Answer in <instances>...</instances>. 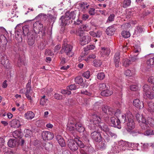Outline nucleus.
<instances>
[{
  "instance_id": "obj_1",
  "label": "nucleus",
  "mask_w": 154,
  "mask_h": 154,
  "mask_svg": "<svg viewBox=\"0 0 154 154\" xmlns=\"http://www.w3.org/2000/svg\"><path fill=\"white\" fill-rule=\"evenodd\" d=\"M76 13L75 11H68L66 12L64 16H62L60 20V22L62 26L69 24L70 19H75Z\"/></svg>"
},
{
  "instance_id": "obj_2",
  "label": "nucleus",
  "mask_w": 154,
  "mask_h": 154,
  "mask_svg": "<svg viewBox=\"0 0 154 154\" xmlns=\"http://www.w3.org/2000/svg\"><path fill=\"white\" fill-rule=\"evenodd\" d=\"M136 146V144L135 143H129L127 141L122 140L119 142V146H117L115 147H117L121 151H133L134 150V146Z\"/></svg>"
},
{
  "instance_id": "obj_3",
  "label": "nucleus",
  "mask_w": 154,
  "mask_h": 154,
  "mask_svg": "<svg viewBox=\"0 0 154 154\" xmlns=\"http://www.w3.org/2000/svg\"><path fill=\"white\" fill-rule=\"evenodd\" d=\"M33 32L34 33L37 34L40 32L42 33V35L45 34V29L43 28L42 24L39 21H37L33 24Z\"/></svg>"
},
{
  "instance_id": "obj_4",
  "label": "nucleus",
  "mask_w": 154,
  "mask_h": 154,
  "mask_svg": "<svg viewBox=\"0 0 154 154\" xmlns=\"http://www.w3.org/2000/svg\"><path fill=\"white\" fill-rule=\"evenodd\" d=\"M72 48L73 46L71 45L64 43L63 44L62 49L60 52L61 54L64 52L69 57H71L73 55Z\"/></svg>"
},
{
  "instance_id": "obj_5",
  "label": "nucleus",
  "mask_w": 154,
  "mask_h": 154,
  "mask_svg": "<svg viewBox=\"0 0 154 154\" xmlns=\"http://www.w3.org/2000/svg\"><path fill=\"white\" fill-rule=\"evenodd\" d=\"M127 115L128 122L127 123V131H130L131 130L135 128V123L133 120V116L129 111H127Z\"/></svg>"
},
{
  "instance_id": "obj_6",
  "label": "nucleus",
  "mask_w": 154,
  "mask_h": 154,
  "mask_svg": "<svg viewBox=\"0 0 154 154\" xmlns=\"http://www.w3.org/2000/svg\"><path fill=\"white\" fill-rule=\"evenodd\" d=\"M21 23L17 24L15 28L16 30L15 32V38L19 42H20L22 41V36H23L22 30L21 29H21V27L20 26H21Z\"/></svg>"
},
{
  "instance_id": "obj_7",
  "label": "nucleus",
  "mask_w": 154,
  "mask_h": 154,
  "mask_svg": "<svg viewBox=\"0 0 154 154\" xmlns=\"http://www.w3.org/2000/svg\"><path fill=\"white\" fill-rule=\"evenodd\" d=\"M91 137L94 141L100 143L102 140V137L101 134L97 131H94L91 132Z\"/></svg>"
},
{
  "instance_id": "obj_8",
  "label": "nucleus",
  "mask_w": 154,
  "mask_h": 154,
  "mask_svg": "<svg viewBox=\"0 0 154 154\" xmlns=\"http://www.w3.org/2000/svg\"><path fill=\"white\" fill-rule=\"evenodd\" d=\"M67 145L69 148L72 151H75L78 149V146L75 138L74 140L70 139L67 141Z\"/></svg>"
},
{
  "instance_id": "obj_9",
  "label": "nucleus",
  "mask_w": 154,
  "mask_h": 154,
  "mask_svg": "<svg viewBox=\"0 0 154 154\" xmlns=\"http://www.w3.org/2000/svg\"><path fill=\"white\" fill-rule=\"evenodd\" d=\"M34 145L36 146L37 149L41 151L43 149L44 147L45 148L46 150H48L49 149V146L50 144L49 143H42L36 144L35 141L34 143Z\"/></svg>"
},
{
  "instance_id": "obj_10",
  "label": "nucleus",
  "mask_w": 154,
  "mask_h": 154,
  "mask_svg": "<svg viewBox=\"0 0 154 154\" xmlns=\"http://www.w3.org/2000/svg\"><path fill=\"white\" fill-rule=\"evenodd\" d=\"M36 34L34 33L33 31L30 32L28 35V43L30 46H32L35 42V37Z\"/></svg>"
},
{
  "instance_id": "obj_11",
  "label": "nucleus",
  "mask_w": 154,
  "mask_h": 154,
  "mask_svg": "<svg viewBox=\"0 0 154 154\" xmlns=\"http://www.w3.org/2000/svg\"><path fill=\"white\" fill-rule=\"evenodd\" d=\"M42 137L44 140H51L53 139L54 135L50 131H44L42 134Z\"/></svg>"
},
{
  "instance_id": "obj_12",
  "label": "nucleus",
  "mask_w": 154,
  "mask_h": 154,
  "mask_svg": "<svg viewBox=\"0 0 154 154\" xmlns=\"http://www.w3.org/2000/svg\"><path fill=\"white\" fill-rule=\"evenodd\" d=\"M2 64L7 69H8L10 66V64L9 60L7 59L6 56L5 55L2 56L0 59Z\"/></svg>"
},
{
  "instance_id": "obj_13",
  "label": "nucleus",
  "mask_w": 154,
  "mask_h": 154,
  "mask_svg": "<svg viewBox=\"0 0 154 154\" xmlns=\"http://www.w3.org/2000/svg\"><path fill=\"white\" fill-rule=\"evenodd\" d=\"M111 124H112V126L115 127H117L118 128H120L121 127L119 126L120 124V122L117 117L116 118L115 117H113L111 118Z\"/></svg>"
},
{
  "instance_id": "obj_14",
  "label": "nucleus",
  "mask_w": 154,
  "mask_h": 154,
  "mask_svg": "<svg viewBox=\"0 0 154 154\" xmlns=\"http://www.w3.org/2000/svg\"><path fill=\"white\" fill-rule=\"evenodd\" d=\"M133 104L134 106L138 109H142L144 107L143 103L139 99L134 100L133 101Z\"/></svg>"
},
{
  "instance_id": "obj_15",
  "label": "nucleus",
  "mask_w": 154,
  "mask_h": 154,
  "mask_svg": "<svg viewBox=\"0 0 154 154\" xmlns=\"http://www.w3.org/2000/svg\"><path fill=\"white\" fill-rule=\"evenodd\" d=\"M91 41V38L88 35L84 36L80 39V43L81 45H84L88 44Z\"/></svg>"
},
{
  "instance_id": "obj_16",
  "label": "nucleus",
  "mask_w": 154,
  "mask_h": 154,
  "mask_svg": "<svg viewBox=\"0 0 154 154\" xmlns=\"http://www.w3.org/2000/svg\"><path fill=\"white\" fill-rule=\"evenodd\" d=\"M97 125L98 130H100L106 132L109 130L108 126L103 122H100Z\"/></svg>"
},
{
  "instance_id": "obj_17",
  "label": "nucleus",
  "mask_w": 154,
  "mask_h": 154,
  "mask_svg": "<svg viewBox=\"0 0 154 154\" xmlns=\"http://www.w3.org/2000/svg\"><path fill=\"white\" fill-rule=\"evenodd\" d=\"M120 53L119 52H117L114 55L113 60L116 67L119 66L120 58Z\"/></svg>"
},
{
  "instance_id": "obj_18",
  "label": "nucleus",
  "mask_w": 154,
  "mask_h": 154,
  "mask_svg": "<svg viewBox=\"0 0 154 154\" xmlns=\"http://www.w3.org/2000/svg\"><path fill=\"white\" fill-rule=\"evenodd\" d=\"M101 121L100 117L97 115L94 114L92 115V119L90 120V122L91 123H94L98 125Z\"/></svg>"
},
{
  "instance_id": "obj_19",
  "label": "nucleus",
  "mask_w": 154,
  "mask_h": 154,
  "mask_svg": "<svg viewBox=\"0 0 154 154\" xmlns=\"http://www.w3.org/2000/svg\"><path fill=\"white\" fill-rule=\"evenodd\" d=\"M10 126L13 128H17L20 125V122L19 120L17 119H14L10 122Z\"/></svg>"
},
{
  "instance_id": "obj_20",
  "label": "nucleus",
  "mask_w": 154,
  "mask_h": 154,
  "mask_svg": "<svg viewBox=\"0 0 154 154\" xmlns=\"http://www.w3.org/2000/svg\"><path fill=\"white\" fill-rule=\"evenodd\" d=\"M21 27V29H22V32H23V37L26 36L27 35L28 36V35L29 33L31 32H29V26L27 25H26L25 26H24L23 27H22V25L21 26H20ZM32 32V31H31Z\"/></svg>"
},
{
  "instance_id": "obj_21",
  "label": "nucleus",
  "mask_w": 154,
  "mask_h": 154,
  "mask_svg": "<svg viewBox=\"0 0 154 154\" xmlns=\"http://www.w3.org/2000/svg\"><path fill=\"white\" fill-rule=\"evenodd\" d=\"M56 139L61 146L63 147L65 146L66 143L65 141L61 136L57 135L56 136Z\"/></svg>"
},
{
  "instance_id": "obj_22",
  "label": "nucleus",
  "mask_w": 154,
  "mask_h": 154,
  "mask_svg": "<svg viewBox=\"0 0 154 154\" xmlns=\"http://www.w3.org/2000/svg\"><path fill=\"white\" fill-rule=\"evenodd\" d=\"M90 35L93 37L100 38L102 35V32L100 30L96 32L94 31H91L89 32Z\"/></svg>"
},
{
  "instance_id": "obj_23",
  "label": "nucleus",
  "mask_w": 154,
  "mask_h": 154,
  "mask_svg": "<svg viewBox=\"0 0 154 154\" xmlns=\"http://www.w3.org/2000/svg\"><path fill=\"white\" fill-rule=\"evenodd\" d=\"M75 127L77 130L80 132H83L85 130L84 127L81 123H76L75 124Z\"/></svg>"
},
{
  "instance_id": "obj_24",
  "label": "nucleus",
  "mask_w": 154,
  "mask_h": 154,
  "mask_svg": "<svg viewBox=\"0 0 154 154\" xmlns=\"http://www.w3.org/2000/svg\"><path fill=\"white\" fill-rule=\"evenodd\" d=\"M115 31V29L112 26H111L106 29V32L108 35H112L114 34Z\"/></svg>"
},
{
  "instance_id": "obj_25",
  "label": "nucleus",
  "mask_w": 154,
  "mask_h": 154,
  "mask_svg": "<svg viewBox=\"0 0 154 154\" xmlns=\"http://www.w3.org/2000/svg\"><path fill=\"white\" fill-rule=\"evenodd\" d=\"M140 123V125L142 129H147L149 126V124L146 119H143L142 122Z\"/></svg>"
},
{
  "instance_id": "obj_26",
  "label": "nucleus",
  "mask_w": 154,
  "mask_h": 154,
  "mask_svg": "<svg viewBox=\"0 0 154 154\" xmlns=\"http://www.w3.org/2000/svg\"><path fill=\"white\" fill-rule=\"evenodd\" d=\"M17 141L16 139H11L8 142V145L9 147L11 148L15 147L17 143Z\"/></svg>"
},
{
  "instance_id": "obj_27",
  "label": "nucleus",
  "mask_w": 154,
  "mask_h": 154,
  "mask_svg": "<svg viewBox=\"0 0 154 154\" xmlns=\"http://www.w3.org/2000/svg\"><path fill=\"white\" fill-rule=\"evenodd\" d=\"M35 115L34 113L32 111H28L26 112L24 115L25 119L27 120L32 119L34 117Z\"/></svg>"
},
{
  "instance_id": "obj_28",
  "label": "nucleus",
  "mask_w": 154,
  "mask_h": 154,
  "mask_svg": "<svg viewBox=\"0 0 154 154\" xmlns=\"http://www.w3.org/2000/svg\"><path fill=\"white\" fill-rule=\"evenodd\" d=\"M127 112L126 114H122L121 115L119 116L117 118L119 119V121L120 122V123H125L126 122L127 119Z\"/></svg>"
},
{
  "instance_id": "obj_29",
  "label": "nucleus",
  "mask_w": 154,
  "mask_h": 154,
  "mask_svg": "<svg viewBox=\"0 0 154 154\" xmlns=\"http://www.w3.org/2000/svg\"><path fill=\"white\" fill-rule=\"evenodd\" d=\"M12 135L15 138H21L22 136V133L20 131L16 130L13 132Z\"/></svg>"
},
{
  "instance_id": "obj_30",
  "label": "nucleus",
  "mask_w": 154,
  "mask_h": 154,
  "mask_svg": "<svg viewBox=\"0 0 154 154\" xmlns=\"http://www.w3.org/2000/svg\"><path fill=\"white\" fill-rule=\"evenodd\" d=\"M112 94V91L109 90H104L101 92V95L103 96L108 97L110 96Z\"/></svg>"
},
{
  "instance_id": "obj_31",
  "label": "nucleus",
  "mask_w": 154,
  "mask_h": 154,
  "mask_svg": "<svg viewBox=\"0 0 154 154\" xmlns=\"http://www.w3.org/2000/svg\"><path fill=\"white\" fill-rule=\"evenodd\" d=\"M143 28L141 26H137L135 30L134 35H136L138 36L143 31Z\"/></svg>"
},
{
  "instance_id": "obj_32",
  "label": "nucleus",
  "mask_w": 154,
  "mask_h": 154,
  "mask_svg": "<svg viewBox=\"0 0 154 154\" xmlns=\"http://www.w3.org/2000/svg\"><path fill=\"white\" fill-rule=\"evenodd\" d=\"M80 139V138L79 137H75V140L76 141L78 147L79 146L80 149H82V148H84L85 145Z\"/></svg>"
},
{
  "instance_id": "obj_33",
  "label": "nucleus",
  "mask_w": 154,
  "mask_h": 154,
  "mask_svg": "<svg viewBox=\"0 0 154 154\" xmlns=\"http://www.w3.org/2000/svg\"><path fill=\"white\" fill-rule=\"evenodd\" d=\"M89 129L93 132L94 131H97V128L98 127V125L94 123H91L88 126Z\"/></svg>"
},
{
  "instance_id": "obj_34",
  "label": "nucleus",
  "mask_w": 154,
  "mask_h": 154,
  "mask_svg": "<svg viewBox=\"0 0 154 154\" xmlns=\"http://www.w3.org/2000/svg\"><path fill=\"white\" fill-rule=\"evenodd\" d=\"M148 109L150 112H154V103L149 102L148 103Z\"/></svg>"
},
{
  "instance_id": "obj_35",
  "label": "nucleus",
  "mask_w": 154,
  "mask_h": 154,
  "mask_svg": "<svg viewBox=\"0 0 154 154\" xmlns=\"http://www.w3.org/2000/svg\"><path fill=\"white\" fill-rule=\"evenodd\" d=\"M75 82L78 84H81L83 82V78L81 76H78L75 79Z\"/></svg>"
},
{
  "instance_id": "obj_36",
  "label": "nucleus",
  "mask_w": 154,
  "mask_h": 154,
  "mask_svg": "<svg viewBox=\"0 0 154 154\" xmlns=\"http://www.w3.org/2000/svg\"><path fill=\"white\" fill-rule=\"evenodd\" d=\"M136 117L139 123L142 122L143 119H145V118L143 117L142 115H140L138 113H137L136 114Z\"/></svg>"
},
{
  "instance_id": "obj_37",
  "label": "nucleus",
  "mask_w": 154,
  "mask_h": 154,
  "mask_svg": "<svg viewBox=\"0 0 154 154\" xmlns=\"http://www.w3.org/2000/svg\"><path fill=\"white\" fill-rule=\"evenodd\" d=\"M145 94L147 97L149 99H152L154 98V93L151 90Z\"/></svg>"
},
{
  "instance_id": "obj_38",
  "label": "nucleus",
  "mask_w": 154,
  "mask_h": 154,
  "mask_svg": "<svg viewBox=\"0 0 154 154\" xmlns=\"http://www.w3.org/2000/svg\"><path fill=\"white\" fill-rule=\"evenodd\" d=\"M93 63L94 66L96 67L100 66L102 64V62L99 60H94Z\"/></svg>"
},
{
  "instance_id": "obj_39",
  "label": "nucleus",
  "mask_w": 154,
  "mask_h": 154,
  "mask_svg": "<svg viewBox=\"0 0 154 154\" xmlns=\"http://www.w3.org/2000/svg\"><path fill=\"white\" fill-rule=\"evenodd\" d=\"M81 9L83 11L88 8L89 6L86 3H82L80 5Z\"/></svg>"
},
{
  "instance_id": "obj_40",
  "label": "nucleus",
  "mask_w": 154,
  "mask_h": 154,
  "mask_svg": "<svg viewBox=\"0 0 154 154\" xmlns=\"http://www.w3.org/2000/svg\"><path fill=\"white\" fill-rule=\"evenodd\" d=\"M45 95H44L40 99V104L42 105H44L46 104L48 101V99L45 98Z\"/></svg>"
},
{
  "instance_id": "obj_41",
  "label": "nucleus",
  "mask_w": 154,
  "mask_h": 154,
  "mask_svg": "<svg viewBox=\"0 0 154 154\" xmlns=\"http://www.w3.org/2000/svg\"><path fill=\"white\" fill-rule=\"evenodd\" d=\"M131 3V0H125L123 2L122 6L124 8H127L130 5Z\"/></svg>"
},
{
  "instance_id": "obj_42",
  "label": "nucleus",
  "mask_w": 154,
  "mask_h": 154,
  "mask_svg": "<svg viewBox=\"0 0 154 154\" xmlns=\"http://www.w3.org/2000/svg\"><path fill=\"white\" fill-rule=\"evenodd\" d=\"M143 91L146 94L151 90L150 87L147 85H145L143 87Z\"/></svg>"
},
{
  "instance_id": "obj_43",
  "label": "nucleus",
  "mask_w": 154,
  "mask_h": 154,
  "mask_svg": "<svg viewBox=\"0 0 154 154\" xmlns=\"http://www.w3.org/2000/svg\"><path fill=\"white\" fill-rule=\"evenodd\" d=\"M79 87H77V86L75 84L71 85L69 86H68L67 87V90H69L70 91L78 89Z\"/></svg>"
},
{
  "instance_id": "obj_44",
  "label": "nucleus",
  "mask_w": 154,
  "mask_h": 154,
  "mask_svg": "<svg viewBox=\"0 0 154 154\" xmlns=\"http://www.w3.org/2000/svg\"><path fill=\"white\" fill-rule=\"evenodd\" d=\"M121 35L122 36L126 38L130 37V32H129L125 31H123L122 32Z\"/></svg>"
},
{
  "instance_id": "obj_45",
  "label": "nucleus",
  "mask_w": 154,
  "mask_h": 154,
  "mask_svg": "<svg viewBox=\"0 0 154 154\" xmlns=\"http://www.w3.org/2000/svg\"><path fill=\"white\" fill-rule=\"evenodd\" d=\"M24 133L25 134V136L26 137H31L32 134V131L28 129H25L24 130Z\"/></svg>"
},
{
  "instance_id": "obj_46",
  "label": "nucleus",
  "mask_w": 154,
  "mask_h": 154,
  "mask_svg": "<svg viewBox=\"0 0 154 154\" xmlns=\"http://www.w3.org/2000/svg\"><path fill=\"white\" fill-rule=\"evenodd\" d=\"M97 78L100 80L103 79L105 77V74L103 72L98 73L97 74Z\"/></svg>"
},
{
  "instance_id": "obj_47",
  "label": "nucleus",
  "mask_w": 154,
  "mask_h": 154,
  "mask_svg": "<svg viewBox=\"0 0 154 154\" xmlns=\"http://www.w3.org/2000/svg\"><path fill=\"white\" fill-rule=\"evenodd\" d=\"M84 32L80 28H78L76 30V34L77 35L82 36L84 34Z\"/></svg>"
},
{
  "instance_id": "obj_48",
  "label": "nucleus",
  "mask_w": 154,
  "mask_h": 154,
  "mask_svg": "<svg viewBox=\"0 0 154 154\" xmlns=\"http://www.w3.org/2000/svg\"><path fill=\"white\" fill-rule=\"evenodd\" d=\"M110 51L109 48H102V52H103L105 54L108 55L110 53Z\"/></svg>"
},
{
  "instance_id": "obj_49",
  "label": "nucleus",
  "mask_w": 154,
  "mask_h": 154,
  "mask_svg": "<svg viewBox=\"0 0 154 154\" xmlns=\"http://www.w3.org/2000/svg\"><path fill=\"white\" fill-rule=\"evenodd\" d=\"M84 31H88L90 29V28L87 24H83L80 27Z\"/></svg>"
},
{
  "instance_id": "obj_50",
  "label": "nucleus",
  "mask_w": 154,
  "mask_h": 154,
  "mask_svg": "<svg viewBox=\"0 0 154 154\" xmlns=\"http://www.w3.org/2000/svg\"><path fill=\"white\" fill-rule=\"evenodd\" d=\"M107 132H108V135L112 138L113 139H116L117 138V135L116 133H113L110 131H109V130Z\"/></svg>"
},
{
  "instance_id": "obj_51",
  "label": "nucleus",
  "mask_w": 154,
  "mask_h": 154,
  "mask_svg": "<svg viewBox=\"0 0 154 154\" xmlns=\"http://www.w3.org/2000/svg\"><path fill=\"white\" fill-rule=\"evenodd\" d=\"M25 61L24 59H22L20 58H19L17 61V65L20 67L22 64L25 65Z\"/></svg>"
},
{
  "instance_id": "obj_52",
  "label": "nucleus",
  "mask_w": 154,
  "mask_h": 154,
  "mask_svg": "<svg viewBox=\"0 0 154 154\" xmlns=\"http://www.w3.org/2000/svg\"><path fill=\"white\" fill-rule=\"evenodd\" d=\"M147 63L149 65H152L154 64V57L148 60L147 61Z\"/></svg>"
},
{
  "instance_id": "obj_53",
  "label": "nucleus",
  "mask_w": 154,
  "mask_h": 154,
  "mask_svg": "<svg viewBox=\"0 0 154 154\" xmlns=\"http://www.w3.org/2000/svg\"><path fill=\"white\" fill-rule=\"evenodd\" d=\"M131 61L128 59H126L124 60L123 65L125 67L128 66L130 63Z\"/></svg>"
},
{
  "instance_id": "obj_54",
  "label": "nucleus",
  "mask_w": 154,
  "mask_h": 154,
  "mask_svg": "<svg viewBox=\"0 0 154 154\" xmlns=\"http://www.w3.org/2000/svg\"><path fill=\"white\" fill-rule=\"evenodd\" d=\"M82 76L87 79H88L90 75V72L89 71H87L84 72L82 75Z\"/></svg>"
},
{
  "instance_id": "obj_55",
  "label": "nucleus",
  "mask_w": 154,
  "mask_h": 154,
  "mask_svg": "<svg viewBox=\"0 0 154 154\" xmlns=\"http://www.w3.org/2000/svg\"><path fill=\"white\" fill-rule=\"evenodd\" d=\"M144 134L147 136L152 135L153 134V131L151 129L147 130L144 132Z\"/></svg>"
},
{
  "instance_id": "obj_56",
  "label": "nucleus",
  "mask_w": 154,
  "mask_h": 154,
  "mask_svg": "<svg viewBox=\"0 0 154 154\" xmlns=\"http://www.w3.org/2000/svg\"><path fill=\"white\" fill-rule=\"evenodd\" d=\"M45 54L47 56H52L54 55L52 51L49 49H46L45 51Z\"/></svg>"
},
{
  "instance_id": "obj_57",
  "label": "nucleus",
  "mask_w": 154,
  "mask_h": 154,
  "mask_svg": "<svg viewBox=\"0 0 154 154\" xmlns=\"http://www.w3.org/2000/svg\"><path fill=\"white\" fill-rule=\"evenodd\" d=\"M94 48V46L93 45H88L85 48L84 50L85 51H87L88 50L93 49Z\"/></svg>"
},
{
  "instance_id": "obj_58",
  "label": "nucleus",
  "mask_w": 154,
  "mask_h": 154,
  "mask_svg": "<svg viewBox=\"0 0 154 154\" xmlns=\"http://www.w3.org/2000/svg\"><path fill=\"white\" fill-rule=\"evenodd\" d=\"M115 15L113 14H111L108 18L107 21H113L114 20Z\"/></svg>"
},
{
  "instance_id": "obj_59",
  "label": "nucleus",
  "mask_w": 154,
  "mask_h": 154,
  "mask_svg": "<svg viewBox=\"0 0 154 154\" xmlns=\"http://www.w3.org/2000/svg\"><path fill=\"white\" fill-rule=\"evenodd\" d=\"M67 129L70 131H72L75 129V127L74 126H71L70 125L69 123H68L67 125Z\"/></svg>"
},
{
  "instance_id": "obj_60",
  "label": "nucleus",
  "mask_w": 154,
  "mask_h": 154,
  "mask_svg": "<svg viewBox=\"0 0 154 154\" xmlns=\"http://www.w3.org/2000/svg\"><path fill=\"white\" fill-rule=\"evenodd\" d=\"M7 32L6 29L2 27H0V35L6 34Z\"/></svg>"
},
{
  "instance_id": "obj_61",
  "label": "nucleus",
  "mask_w": 154,
  "mask_h": 154,
  "mask_svg": "<svg viewBox=\"0 0 154 154\" xmlns=\"http://www.w3.org/2000/svg\"><path fill=\"white\" fill-rule=\"evenodd\" d=\"M138 58L137 57V55L133 56L130 58L131 61L133 62L137 61Z\"/></svg>"
},
{
  "instance_id": "obj_62",
  "label": "nucleus",
  "mask_w": 154,
  "mask_h": 154,
  "mask_svg": "<svg viewBox=\"0 0 154 154\" xmlns=\"http://www.w3.org/2000/svg\"><path fill=\"white\" fill-rule=\"evenodd\" d=\"M124 74L125 75L127 76H131L132 74L131 71L129 69L126 70L125 71Z\"/></svg>"
},
{
  "instance_id": "obj_63",
  "label": "nucleus",
  "mask_w": 154,
  "mask_h": 154,
  "mask_svg": "<svg viewBox=\"0 0 154 154\" xmlns=\"http://www.w3.org/2000/svg\"><path fill=\"white\" fill-rule=\"evenodd\" d=\"M106 85L105 83H101L99 85L98 88L100 90H102L106 88Z\"/></svg>"
},
{
  "instance_id": "obj_64",
  "label": "nucleus",
  "mask_w": 154,
  "mask_h": 154,
  "mask_svg": "<svg viewBox=\"0 0 154 154\" xmlns=\"http://www.w3.org/2000/svg\"><path fill=\"white\" fill-rule=\"evenodd\" d=\"M130 89L131 91H135L138 90V88L137 85H133L130 86Z\"/></svg>"
}]
</instances>
